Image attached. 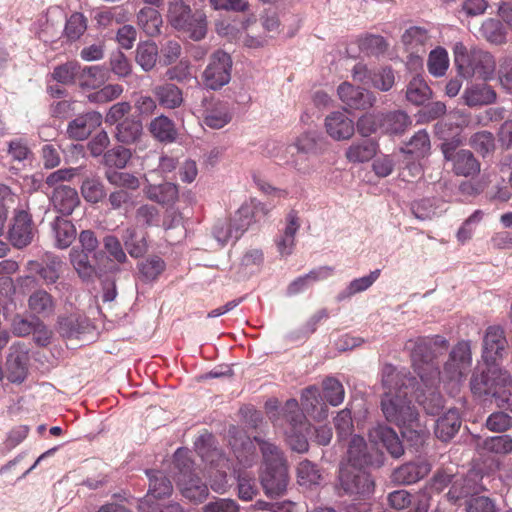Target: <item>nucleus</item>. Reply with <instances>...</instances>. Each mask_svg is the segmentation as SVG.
Listing matches in <instances>:
<instances>
[{
	"label": "nucleus",
	"instance_id": "nucleus-1",
	"mask_svg": "<svg viewBox=\"0 0 512 512\" xmlns=\"http://www.w3.org/2000/svg\"><path fill=\"white\" fill-rule=\"evenodd\" d=\"M384 394L381 410L385 419L398 426L404 437L418 441L425 435V427L419 422V413L408 397L414 392L415 379L404 370L386 364L382 369Z\"/></svg>",
	"mask_w": 512,
	"mask_h": 512
},
{
	"label": "nucleus",
	"instance_id": "nucleus-2",
	"mask_svg": "<svg viewBox=\"0 0 512 512\" xmlns=\"http://www.w3.org/2000/svg\"><path fill=\"white\" fill-rule=\"evenodd\" d=\"M453 57L458 74L464 78L477 77L486 81L494 76L496 61L488 51L477 47L468 48L462 42H456Z\"/></svg>",
	"mask_w": 512,
	"mask_h": 512
},
{
	"label": "nucleus",
	"instance_id": "nucleus-3",
	"mask_svg": "<svg viewBox=\"0 0 512 512\" xmlns=\"http://www.w3.org/2000/svg\"><path fill=\"white\" fill-rule=\"evenodd\" d=\"M168 18L176 30L194 41L202 40L207 34L208 22L205 13L192 12L190 6L181 0L170 3Z\"/></svg>",
	"mask_w": 512,
	"mask_h": 512
},
{
	"label": "nucleus",
	"instance_id": "nucleus-4",
	"mask_svg": "<svg viewBox=\"0 0 512 512\" xmlns=\"http://www.w3.org/2000/svg\"><path fill=\"white\" fill-rule=\"evenodd\" d=\"M79 246H74L69 252V262L78 277L83 282H93L97 277V269L89 259L90 254L97 258L99 241L94 231L82 230L78 235Z\"/></svg>",
	"mask_w": 512,
	"mask_h": 512
},
{
	"label": "nucleus",
	"instance_id": "nucleus-5",
	"mask_svg": "<svg viewBox=\"0 0 512 512\" xmlns=\"http://www.w3.org/2000/svg\"><path fill=\"white\" fill-rule=\"evenodd\" d=\"M174 459L179 468L178 487L181 494L192 502H202L209 494L207 485L199 478V476L191 471V461L187 456V451L177 449Z\"/></svg>",
	"mask_w": 512,
	"mask_h": 512
},
{
	"label": "nucleus",
	"instance_id": "nucleus-6",
	"mask_svg": "<svg viewBox=\"0 0 512 512\" xmlns=\"http://www.w3.org/2000/svg\"><path fill=\"white\" fill-rule=\"evenodd\" d=\"M431 340L424 337L410 339L405 344V349L410 352L413 366L420 381L435 385L439 381V368L433 361L431 354Z\"/></svg>",
	"mask_w": 512,
	"mask_h": 512
},
{
	"label": "nucleus",
	"instance_id": "nucleus-7",
	"mask_svg": "<svg viewBox=\"0 0 512 512\" xmlns=\"http://www.w3.org/2000/svg\"><path fill=\"white\" fill-rule=\"evenodd\" d=\"M472 363L471 346L468 341L457 343L444 364L440 378L444 382L460 384L470 372Z\"/></svg>",
	"mask_w": 512,
	"mask_h": 512
},
{
	"label": "nucleus",
	"instance_id": "nucleus-8",
	"mask_svg": "<svg viewBox=\"0 0 512 512\" xmlns=\"http://www.w3.org/2000/svg\"><path fill=\"white\" fill-rule=\"evenodd\" d=\"M351 75L355 82L381 92H388L395 85V72L389 66L370 69L366 64L359 62L352 68Z\"/></svg>",
	"mask_w": 512,
	"mask_h": 512
},
{
	"label": "nucleus",
	"instance_id": "nucleus-9",
	"mask_svg": "<svg viewBox=\"0 0 512 512\" xmlns=\"http://www.w3.org/2000/svg\"><path fill=\"white\" fill-rule=\"evenodd\" d=\"M339 485L346 494L363 499L369 498L374 489V482L367 472L344 463L340 467Z\"/></svg>",
	"mask_w": 512,
	"mask_h": 512
},
{
	"label": "nucleus",
	"instance_id": "nucleus-10",
	"mask_svg": "<svg viewBox=\"0 0 512 512\" xmlns=\"http://www.w3.org/2000/svg\"><path fill=\"white\" fill-rule=\"evenodd\" d=\"M232 59L223 50L215 51L203 72V83L211 90H217L229 83L231 78Z\"/></svg>",
	"mask_w": 512,
	"mask_h": 512
},
{
	"label": "nucleus",
	"instance_id": "nucleus-11",
	"mask_svg": "<svg viewBox=\"0 0 512 512\" xmlns=\"http://www.w3.org/2000/svg\"><path fill=\"white\" fill-rule=\"evenodd\" d=\"M29 353L24 344L16 343L9 348L6 358L4 378L9 382L21 384L28 375Z\"/></svg>",
	"mask_w": 512,
	"mask_h": 512
},
{
	"label": "nucleus",
	"instance_id": "nucleus-12",
	"mask_svg": "<svg viewBox=\"0 0 512 512\" xmlns=\"http://www.w3.org/2000/svg\"><path fill=\"white\" fill-rule=\"evenodd\" d=\"M63 261L51 252H46L41 261L30 260L26 264V269L30 273L39 275L45 285L56 284L60 279Z\"/></svg>",
	"mask_w": 512,
	"mask_h": 512
},
{
	"label": "nucleus",
	"instance_id": "nucleus-13",
	"mask_svg": "<svg viewBox=\"0 0 512 512\" xmlns=\"http://www.w3.org/2000/svg\"><path fill=\"white\" fill-rule=\"evenodd\" d=\"M340 100L348 107L356 110H366L376 103L373 92L361 87H355L349 82H343L337 89Z\"/></svg>",
	"mask_w": 512,
	"mask_h": 512
},
{
	"label": "nucleus",
	"instance_id": "nucleus-14",
	"mask_svg": "<svg viewBox=\"0 0 512 512\" xmlns=\"http://www.w3.org/2000/svg\"><path fill=\"white\" fill-rule=\"evenodd\" d=\"M507 340L503 328L489 326L483 337L482 358L487 364H496L505 353Z\"/></svg>",
	"mask_w": 512,
	"mask_h": 512
},
{
	"label": "nucleus",
	"instance_id": "nucleus-15",
	"mask_svg": "<svg viewBox=\"0 0 512 512\" xmlns=\"http://www.w3.org/2000/svg\"><path fill=\"white\" fill-rule=\"evenodd\" d=\"M34 225L31 215L25 210L15 211L13 223L9 230V240L13 246L23 248L32 242Z\"/></svg>",
	"mask_w": 512,
	"mask_h": 512
},
{
	"label": "nucleus",
	"instance_id": "nucleus-16",
	"mask_svg": "<svg viewBox=\"0 0 512 512\" xmlns=\"http://www.w3.org/2000/svg\"><path fill=\"white\" fill-rule=\"evenodd\" d=\"M368 437L374 445L385 447L394 458H399L404 453V447L397 433L387 425L379 423L374 425L369 429Z\"/></svg>",
	"mask_w": 512,
	"mask_h": 512
},
{
	"label": "nucleus",
	"instance_id": "nucleus-17",
	"mask_svg": "<svg viewBox=\"0 0 512 512\" xmlns=\"http://www.w3.org/2000/svg\"><path fill=\"white\" fill-rule=\"evenodd\" d=\"M261 482L266 494L269 496L278 497L282 495L286 491L289 482L287 465L265 466L261 476Z\"/></svg>",
	"mask_w": 512,
	"mask_h": 512
},
{
	"label": "nucleus",
	"instance_id": "nucleus-18",
	"mask_svg": "<svg viewBox=\"0 0 512 512\" xmlns=\"http://www.w3.org/2000/svg\"><path fill=\"white\" fill-rule=\"evenodd\" d=\"M504 371L505 370L498 367L496 364H488L486 370L481 373H474L470 382L472 392L479 396H492L499 385Z\"/></svg>",
	"mask_w": 512,
	"mask_h": 512
},
{
	"label": "nucleus",
	"instance_id": "nucleus-19",
	"mask_svg": "<svg viewBox=\"0 0 512 512\" xmlns=\"http://www.w3.org/2000/svg\"><path fill=\"white\" fill-rule=\"evenodd\" d=\"M267 213L265 205L260 202L251 201L243 204L232 219L236 225V237H240L251 224L263 220Z\"/></svg>",
	"mask_w": 512,
	"mask_h": 512
},
{
	"label": "nucleus",
	"instance_id": "nucleus-20",
	"mask_svg": "<svg viewBox=\"0 0 512 512\" xmlns=\"http://www.w3.org/2000/svg\"><path fill=\"white\" fill-rule=\"evenodd\" d=\"M102 115L97 111H90L77 116L69 122L67 134L74 140H85L102 123Z\"/></svg>",
	"mask_w": 512,
	"mask_h": 512
},
{
	"label": "nucleus",
	"instance_id": "nucleus-21",
	"mask_svg": "<svg viewBox=\"0 0 512 512\" xmlns=\"http://www.w3.org/2000/svg\"><path fill=\"white\" fill-rule=\"evenodd\" d=\"M146 185L143 189L145 196L152 202L163 206L174 205L179 198L178 186L172 182L151 184L148 178L144 177Z\"/></svg>",
	"mask_w": 512,
	"mask_h": 512
},
{
	"label": "nucleus",
	"instance_id": "nucleus-22",
	"mask_svg": "<svg viewBox=\"0 0 512 512\" xmlns=\"http://www.w3.org/2000/svg\"><path fill=\"white\" fill-rule=\"evenodd\" d=\"M50 229L54 246L60 250L69 248L77 237L75 225L63 217H56L50 223Z\"/></svg>",
	"mask_w": 512,
	"mask_h": 512
},
{
	"label": "nucleus",
	"instance_id": "nucleus-23",
	"mask_svg": "<svg viewBox=\"0 0 512 512\" xmlns=\"http://www.w3.org/2000/svg\"><path fill=\"white\" fill-rule=\"evenodd\" d=\"M496 98V91L484 82L468 85L462 94L464 103L469 107L489 105L494 103Z\"/></svg>",
	"mask_w": 512,
	"mask_h": 512
},
{
	"label": "nucleus",
	"instance_id": "nucleus-24",
	"mask_svg": "<svg viewBox=\"0 0 512 512\" xmlns=\"http://www.w3.org/2000/svg\"><path fill=\"white\" fill-rule=\"evenodd\" d=\"M327 133L335 140L349 139L354 134L353 121L343 112H333L326 117Z\"/></svg>",
	"mask_w": 512,
	"mask_h": 512
},
{
	"label": "nucleus",
	"instance_id": "nucleus-25",
	"mask_svg": "<svg viewBox=\"0 0 512 512\" xmlns=\"http://www.w3.org/2000/svg\"><path fill=\"white\" fill-rule=\"evenodd\" d=\"M51 202L58 212L63 215H70L80 204V198L76 189L70 186L60 185L54 189Z\"/></svg>",
	"mask_w": 512,
	"mask_h": 512
},
{
	"label": "nucleus",
	"instance_id": "nucleus-26",
	"mask_svg": "<svg viewBox=\"0 0 512 512\" xmlns=\"http://www.w3.org/2000/svg\"><path fill=\"white\" fill-rule=\"evenodd\" d=\"M300 228V221L295 211H290L286 216V226L276 240L278 252L281 256L292 254L295 246V236Z\"/></svg>",
	"mask_w": 512,
	"mask_h": 512
},
{
	"label": "nucleus",
	"instance_id": "nucleus-27",
	"mask_svg": "<svg viewBox=\"0 0 512 512\" xmlns=\"http://www.w3.org/2000/svg\"><path fill=\"white\" fill-rule=\"evenodd\" d=\"M440 382V377L439 381L433 386L430 385V383H424L421 381V384H419L415 390L416 400L429 414L437 413L438 410L443 406L442 396L437 391Z\"/></svg>",
	"mask_w": 512,
	"mask_h": 512
},
{
	"label": "nucleus",
	"instance_id": "nucleus-28",
	"mask_svg": "<svg viewBox=\"0 0 512 512\" xmlns=\"http://www.w3.org/2000/svg\"><path fill=\"white\" fill-rule=\"evenodd\" d=\"M143 136V124L135 117H126L116 125L115 139L124 145L136 144Z\"/></svg>",
	"mask_w": 512,
	"mask_h": 512
},
{
	"label": "nucleus",
	"instance_id": "nucleus-29",
	"mask_svg": "<svg viewBox=\"0 0 512 512\" xmlns=\"http://www.w3.org/2000/svg\"><path fill=\"white\" fill-rule=\"evenodd\" d=\"M431 470L426 461L409 462L394 470L392 477L400 484H412L424 478Z\"/></svg>",
	"mask_w": 512,
	"mask_h": 512
},
{
	"label": "nucleus",
	"instance_id": "nucleus-30",
	"mask_svg": "<svg viewBox=\"0 0 512 512\" xmlns=\"http://www.w3.org/2000/svg\"><path fill=\"white\" fill-rule=\"evenodd\" d=\"M332 274L333 268L329 266L313 269L309 273L293 280L287 287V295H297L308 289L313 283L326 280L332 276Z\"/></svg>",
	"mask_w": 512,
	"mask_h": 512
},
{
	"label": "nucleus",
	"instance_id": "nucleus-31",
	"mask_svg": "<svg viewBox=\"0 0 512 512\" xmlns=\"http://www.w3.org/2000/svg\"><path fill=\"white\" fill-rule=\"evenodd\" d=\"M80 191L86 202L96 204L106 197L105 186L101 178L94 172L84 173Z\"/></svg>",
	"mask_w": 512,
	"mask_h": 512
},
{
	"label": "nucleus",
	"instance_id": "nucleus-32",
	"mask_svg": "<svg viewBox=\"0 0 512 512\" xmlns=\"http://www.w3.org/2000/svg\"><path fill=\"white\" fill-rule=\"evenodd\" d=\"M151 135L159 142L173 143L178 137L175 123L165 115H159L148 125Z\"/></svg>",
	"mask_w": 512,
	"mask_h": 512
},
{
	"label": "nucleus",
	"instance_id": "nucleus-33",
	"mask_svg": "<svg viewBox=\"0 0 512 512\" xmlns=\"http://www.w3.org/2000/svg\"><path fill=\"white\" fill-rule=\"evenodd\" d=\"M461 419L457 409H449L435 423V435L442 441H449L458 432Z\"/></svg>",
	"mask_w": 512,
	"mask_h": 512
},
{
	"label": "nucleus",
	"instance_id": "nucleus-34",
	"mask_svg": "<svg viewBox=\"0 0 512 512\" xmlns=\"http://www.w3.org/2000/svg\"><path fill=\"white\" fill-rule=\"evenodd\" d=\"M346 460V465L359 468L370 462L367 444L362 436L355 434L348 439Z\"/></svg>",
	"mask_w": 512,
	"mask_h": 512
},
{
	"label": "nucleus",
	"instance_id": "nucleus-35",
	"mask_svg": "<svg viewBox=\"0 0 512 512\" xmlns=\"http://www.w3.org/2000/svg\"><path fill=\"white\" fill-rule=\"evenodd\" d=\"M212 440L210 434L200 436L195 442L196 451L203 461L221 469L225 468L227 466V460L219 449L212 447Z\"/></svg>",
	"mask_w": 512,
	"mask_h": 512
},
{
	"label": "nucleus",
	"instance_id": "nucleus-36",
	"mask_svg": "<svg viewBox=\"0 0 512 512\" xmlns=\"http://www.w3.org/2000/svg\"><path fill=\"white\" fill-rule=\"evenodd\" d=\"M109 76V70L101 65L80 67L78 83L84 89H96L105 84Z\"/></svg>",
	"mask_w": 512,
	"mask_h": 512
},
{
	"label": "nucleus",
	"instance_id": "nucleus-37",
	"mask_svg": "<svg viewBox=\"0 0 512 512\" xmlns=\"http://www.w3.org/2000/svg\"><path fill=\"white\" fill-rule=\"evenodd\" d=\"M231 119L232 115L228 104L220 101L211 103L203 113L204 124L212 129L223 128Z\"/></svg>",
	"mask_w": 512,
	"mask_h": 512
},
{
	"label": "nucleus",
	"instance_id": "nucleus-38",
	"mask_svg": "<svg viewBox=\"0 0 512 512\" xmlns=\"http://www.w3.org/2000/svg\"><path fill=\"white\" fill-rule=\"evenodd\" d=\"M55 300L53 296L44 289L34 291L28 298L30 311L38 316L47 318L54 314Z\"/></svg>",
	"mask_w": 512,
	"mask_h": 512
},
{
	"label": "nucleus",
	"instance_id": "nucleus-39",
	"mask_svg": "<svg viewBox=\"0 0 512 512\" xmlns=\"http://www.w3.org/2000/svg\"><path fill=\"white\" fill-rule=\"evenodd\" d=\"M431 96L432 90L421 76H414L407 84L406 99L411 104L423 105Z\"/></svg>",
	"mask_w": 512,
	"mask_h": 512
},
{
	"label": "nucleus",
	"instance_id": "nucleus-40",
	"mask_svg": "<svg viewBox=\"0 0 512 512\" xmlns=\"http://www.w3.org/2000/svg\"><path fill=\"white\" fill-rule=\"evenodd\" d=\"M412 124L411 118L404 111L382 113V130L389 134L404 133Z\"/></svg>",
	"mask_w": 512,
	"mask_h": 512
},
{
	"label": "nucleus",
	"instance_id": "nucleus-41",
	"mask_svg": "<svg viewBox=\"0 0 512 512\" xmlns=\"http://www.w3.org/2000/svg\"><path fill=\"white\" fill-rule=\"evenodd\" d=\"M377 145L370 139L353 143L345 152V156L351 163H364L376 155Z\"/></svg>",
	"mask_w": 512,
	"mask_h": 512
},
{
	"label": "nucleus",
	"instance_id": "nucleus-42",
	"mask_svg": "<svg viewBox=\"0 0 512 512\" xmlns=\"http://www.w3.org/2000/svg\"><path fill=\"white\" fill-rule=\"evenodd\" d=\"M139 27L148 35L156 36L160 34L162 26V17L153 7L142 8L137 15Z\"/></svg>",
	"mask_w": 512,
	"mask_h": 512
},
{
	"label": "nucleus",
	"instance_id": "nucleus-43",
	"mask_svg": "<svg viewBox=\"0 0 512 512\" xmlns=\"http://www.w3.org/2000/svg\"><path fill=\"white\" fill-rule=\"evenodd\" d=\"M231 448L238 459V461L244 466L252 464L256 455L254 453V447L250 439L242 434L239 436L233 435L229 441Z\"/></svg>",
	"mask_w": 512,
	"mask_h": 512
},
{
	"label": "nucleus",
	"instance_id": "nucleus-44",
	"mask_svg": "<svg viewBox=\"0 0 512 512\" xmlns=\"http://www.w3.org/2000/svg\"><path fill=\"white\" fill-rule=\"evenodd\" d=\"M453 171L460 176H472L480 171V164L469 150H458L452 161Z\"/></svg>",
	"mask_w": 512,
	"mask_h": 512
},
{
	"label": "nucleus",
	"instance_id": "nucleus-45",
	"mask_svg": "<svg viewBox=\"0 0 512 512\" xmlns=\"http://www.w3.org/2000/svg\"><path fill=\"white\" fill-rule=\"evenodd\" d=\"M153 93L157 97L159 103L169 109L179 107L183 102L182 91L174 84H164L156 86Z\"/></svg>",
	"mask_w": 512,
	"mask_h": 512
},
{
	"label": "nucleus",
	"instance_id": "nucleus-46",
	"mask_svg": "<svg viewBox=\"0 0 512 512\" xmlns=\"http://www.w3.org/2000/svg\"><path fill=\"white\" fill-rule=\"evenodd\" d=\"M477 449L482 453H494L505 455L512 451V437L510 435H500L484 439L477 443Z\"/></svg>",
	"mask_w": 512,
	"mask_h": 512
},
{
	"label": "nucleus",
	"instance_id": "nucleus-47",
	"mask_svg": "<svg viewBox=\"0 0 512 512\" xmlns=\"http://www.w3.org/2000/svg\"><path fill=\"white\" fill-rule=\"evenodd\" d=\"M149 477L148 495L144 499L150 501V497L162 498L172 493L173 486L168 478L159 471H147Z\"/></svg>",
	"mask_w": 512,
	"mask_h": 512
},
{
	"label": "nucleus",
	"instance_id": "nucleus-48",
	"mask_svg": "<svg viewBox=\"0 0 512 512\" xmlns=\"http://www.w3.org/2000/svg\"><path fill=\"white\" fill-rule=\"evenodd\" d=\"M123 245L129 255L133 258H139L147 252V242L144 236H139L136 228L128 227L122 234Z\"/></svg>",
	"mask_w": 512,
	"mask_h": 512
},
{
	"label": "nucleus",
	"instance_id": "nucleus-49",
	"mask_svg": "<svg viewBox=\"0 0 512 512\" xmlns=\"http://www.w3.org/2000/svg\"><path fill=\"white\" fill-rule=\"evenodd\" d=\"M135 53V61L144 71L148 72L154 68L158 57V47L154 42L139 43Z\"/></svg>",
	"mask_w": 512,
	"mask_h": 512
},
{
	"label": "nucleus",
	"instance_id": "nucleus-50",
	"mask_svg": "<svg viewBox=\"0 0 512 512\" xmlns=\"http://www.w3.org/2000/svg\"><path fill=\"white\" fill-rule=\"evenodd\" d=\"M492 397L495 404L512 412V377L505 370Z\"/></svg>",
	"mask_w": 512,
	"mask_h": 512
},
{
	"label": "nucleus",
	"instance_id": "nucleus-51",
	"mask_svg": "<svg viewBox=\"0 0 512 512\" xmlns=\"http://www.w3.org/2000/svg\"><path fill=\"white\" fill-rule=\"evenodd\" d=\"M430 149L429 134L426 130H419L412 136L406 144V148H403L402 151L413 155L415 158H423L430 152Z\"/></svg>",
	"mask_w": 512,
	"mask_h": 512
},
{
	"label": "nucleus",
	"instance_id": "nucleus-52",
	"mask_svg": "<svg viewBox=\"0 0 512 512\" xmlns=\"http://www.w3.org/2000/svg\"><path fill=\"white\" fill-rule=\"evenodd\" d=\"M379 275L380 270L376 269L370 272L369 275L352 280L348 284V286L342 292L339 293L338 300L342 301L357 293L366 291L374 284V282L378 279Z\"/></svg>",
	"mask_w": 512,
	"mask_h": 512
},
{
	"label": "nucleus",
	"instance_id": "nucleus-53",
	"mask_svg": "<svg viewBox=\"0 0 512 512\" xmlns=\"http://www.w3.org/2000/svg\"><path fill=\"white\" fill-rule=\"evenodd\" d=\"M427 67L429 73L434 77L444 76L449 67L447 51L442 47L432 50L428 57Z\"/></svg>",
	"mask_w": 512,
	"mask_h": 512
},
{
	"label": "nucleus",
	"instance_id": "nucleus-54",
	"mask_svg": "<svg viewBox=\"0 0 512 512\" xmlns=\"http://www.w3.org/2000/svg\"><path fill=\"white\" fill-rule=\"evenodd\" d=\"M254 441L261 450L265 466L286 464L282 451L274 443L257 436Z\"/></svg>",
	"mask_w": 512,
	"mask_h": 512
},
{
	"label": "nucleus",
	"instance_id": "nucleus-55",
	"mask_svg": "<svg viewBox=\"0 0 512 512\" xmlns=\"http://www.w3.org/2000/svg\"><path fill=\"white\" fill-rule=\"evenodd\" d=\"M102 243L110 260L121 265L129 262L121 241L115 235H106Z\"/></svg>",
	"mask_w": 512,
	"mask_h": 512
},
{
	"label": "nucleus",
	"instance_id": "nucleus-56",
	"mask_svg": "<svg viewBox=\"0 0 512 512\" xmlns=\"http://www.w3.org/2000/svg\"><path fill=\"white\" fill-rule=\"evenodd\" d=\"M297 477L298 483L305 487L319 485L322 478L320 471L308 460H304L299 463L297 468Z\"/></svg>",
	"mask_w": 512,
	"mask_h": 512
},
{
	"label": "nucleus",
	"instance_id": "nucleus-57",
	"mask_svg": "<svg viewBox=\"0 0 512 512\" xmlns=\"http://www.w3.org/2000/svg\"><path fill=\"white\" fill-rule=\"evenodd\" d=\"M323 396L332 406L340 405L345 396V390L340 381L329 377L323 381Z\"/></svg>",
	"mask_w": 512,
	"mask_h": 512
},
{
	"label": "nucleus",
	"instance_id": "nucleus-58",
	"mask_svg": "<svg viewBox=\"0 0 512 512\" xmlns=\"http://www.w3.org/2000/svg\"><path fill=\"white\" fill-rule=\"evenodd\" d=\"M86 318L80 314H71L59 318V329L63 336L74 337L81 333L85 327Z\"/></svg>",
	"mask_w": 512,
	"mask_h": 512
},
{
	"label": "nucleus",
	"instance_id": "nucleus-59",
	"mask_svg": "<svg viewBox=\"0 0 512 512\" xmlns=\"http://www.w3.org/2000/svg\"><path fill=\"white\" fill-rule=\"evenodd\" d=\"M309 429L310 426L306 422L305 426H291V430L287 431V442L292 450L298 453L308 451L309 444L306 435L303 432H307Z\"/></svg>",
	"mask_w": 512,
	"mask_h": 512
},
{
	"label": "nucleus",
	"instance_id": "nucleus-60",
	"mask_svg": "<svg viewBox=\"0 0 512 512\" xmlns=\"http://www.w3.org/2000/svg\"><path fill=\"white\" fill-rule=\"evenodd\" d=\"M105 177L107 181L115 187L130 190H137L140 187V180L135 175L128 172L109 170L106 171Z\"/></svg>",
	"mask_w": 512,
	"mask_h": 512
},
{
	"label": "nucleus",
	"instance_id": "nucleus-61",
	"mask_svg": "<svg viewBox=\"0 0 512 512\" xmlns=\"http://www.w3.org/2000/svg\"><path fill=\"white\" fill-rule=\"evenodd\" d=\"M334 424L339 442L346 441L353 436L354 426L349 409H343L338 412L334 419Z\"/></svg>",
	"mask_w": 512,
	"mask_h": 512
},
{
	"label": "nucleus",
	"instance_id": "nucleus-62",
	"mask_svg": "<svg viewBox=\"0 0 512 512\" xmlns=\"http://www.w3.org/2000/svg\"><path fill=\"white\" fill-rule=\"evenodd\" d=\"M109 66L111 72H113L119 78L128 77L132 73V65L126 55L116 50L109 56Z\"/></svg>",
	"mask_w": 512,
	"mask_h": 512
},
{
	"label": "nucleus",
	"instance_id": "nucleus-63",
	"mask_svg": "<svg viewBox=\"0 0 512 512\" xmlns=\"http://www.w3.org/2000/svg\"><path fill=\"white\" fill-rule=\"evenodd\" d=\"M165 269L164 261L158 256H152L139 264V271L145 281L155 280Z\"/></svg>",
	"mask_w": 512,
	"mask_h": 512
},
{
	"label": "nucleus",
	"instance_id": "nucleus-64",
	"mask_svg": "<svg viewBox=\"0 0 512 512\" xmlns=\"http://www.w3.org/2000/svg\"><path fill=\"white\" fill-rule=\"evenodd\" d=\"M430 36L426 29L421 27H410L402 35V42L410 49L423 47L429 41Z\"/></svg>",
	"mask_w": 512,
	"mask_h": 512
}]
</instances>
